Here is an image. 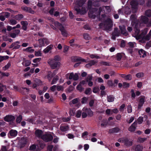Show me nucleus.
<instances>
[{"label": "nucleus", "mask_w": 151, "mask_h": 151, "mask_svg": "<svg viewBox=\"0 0 151 151\" xmlns=\"http://www.w3.org/2000/svg\"><path fill=\"white\" fill-rule=\"evenodd\" d=\"M57 90L58 91H60L63 90V87L61 86H56Z\"/></svg>", "instance_id": "obj_58"}, {"label": "nucleus", "mask_w": 151, "mask_h": 151, "mask_svg": "<svg viewBox=\"0 0 151 151\" xmlns=\"http://www.w3.org/2000/svg\"><path fill=\"white\" fill-rule=\"evenodd\" d=\"M123 84L124 88H128L129 86V84L126 82L123 83Z\"/></svg>", "instance_id": "obj_64"}, {"label": "nucleus", "mask_w": 151, "mask_h": 151, "mask_svg": "<svg viewBox=\"0 0 151 151\" xmlns=\"http://www.w3.org/2000/svg\"><path fill=\"white\" fill-rule=\"evenodd\" d=\"M145 15L148 17H151V10H147L145 12Z\"/></svg>", "instance_id": "obj_40"}, {"label": "nucleus", "mask_w": 151, "mask_h": 151, "mask_svg": "<svg viewBox=\"0 0 151 151\" xmlns=\"http://www.w3.org/2000/svg\"><path fill=\"white\" fill-rule=\"evenodd\" d=\"M35 136L38 138L42 139V137L43 134V132L41 130L37 129L35 132Z\"/></svg>", "instance_id": "obj_17"}, {"label": "nucleus", "mask_w": 151, "mask_h": 151, "mask_svg": "<svg viewBox=\"0 0 151 151\" xmlns=\"http://www.w3.org/2000/svg\"><path fill=\"white\" fill-rule=\"evenodd\" d=\"M120 35V32L118 29L117 27H115L114 28V31L112 33V35H114L115 36L118 37Z\"/></svg>", "instance_id": "obj_25"}, {"label": "nucleus", "mask_w": 151, "mask_h": 151, "mask_svg": "<svg viewBox=\"0 0 151 151\" xmlns=\"http://www.w3.org/2000/svg\"><path fill=\"white\" fill-rule=\"evenodd\" d=\"M87 5L88 9L89 10L88 12L89 17L92 19H95L96 15L94 13L98 11V9L93 8V2L91 0L88 1Z\"/></svg>", "instance_id": "obj_1"}, {"label": "nucleus", "mask_w": 151, "mask_h": 151, "mask_svg": "<svg viewBox=\"0 0 151 151\" xmlns=\"http://www.w3.org/2000/svg\"><path fill=\"white\" fill-rule=\"evenodd\" d=\"M120 129L117 127H116L109 130V132L110 134L118 133Z\"/></svg>", "instance_id": "obj_20"}, {"label": "nucleus", "mask_w": 151, "mask_h": 151, "mask_svg": "<svg viewBox=\"0 0 151 151\" xmlns=\"http://www.w3.org/2000/svg\"><path fill=\"white\" fill-rule=\"evenodd\" d=\"M131 97L132 98V99H134L136 97V95L134 92V90L133 89H131Z\"/></svg>", "instance_id": "obj_52"}, {"label": "nucleus", "mask_w": 151, "mask_h": 151, "mask_svg": "<svg viewBox=\"0 0 151 151\" xmlns=\"http://www.w3.org/2000/svg\"><path fill=\"white\" fill-rule=\"evenodd\" d=\"M41 60V58H37L34 59L33 60V62L34 63H37L39 62Z\"/></svg>", "instance_id": "obj_56"}, {"label": "nucleus", "mask_w": 151, "mask_h": 151, "mask_svg": "<svg viewBox=\"0 0 151 151\" xmlns=\"http://www.w3.org/2000/svg\"><path fill=\"white\" fill-rule=\"evenodd\" d=\"M119 81L117 79H114V82L112 80H109L107 81V84L109 87L112 88L115 87L117 85Z\"/></svg>", "instance_id": "obj_9"}, {"label": "nucleus", "mask_w": 151, "mask_h": 151, "mask_svg": "<svg viewBox=\"0 0 151 151\" xmlns=\"http://www.w3.org/2000/svg\"><path fill=\"white\" fill-rule=\"evenodd\" d=\"M31 48V47H29L27 48L26 49H25L24 50L26 51L27 52H29L30 53H32L34 51V49H32Z\"/></svg>", "instance_id": "obj_42"}, {"label": "nucleus", "mask_w": 151, "mask_h": 151, "mask_svg": "<svg viewBox=\"0 0 151 151\" xmlns=\"http://www.w3.org/2000/svg\"><path fill=\"white\" fill-rule=\"evenodd\" d=\"M140 24L138 23L136 24L134 27L135 37L137 39H141L144 36H145L147 32V31L144 29L142 30L141 33L139 34L140 32Z\"/></svg>", "instance_id": "obj_2"}, {"label": "nucleus", "mask_w": 151, "mask_h": 151, "mask_svg": "<svg viewBox=\"0 0 151 151\" xmlns=\"http://www.w3.org/2000/svg\"><path fill=\"white\" fill-rule=\"evenodd\" d=\"M58 80V76H56L55 77H54L53 78L51 82V84L52 85L55 84L56 83L57 81Z\"/></svg>", "instance_id": "obj_36"}, {"label": "nucleus", "mask_w": 151, "mask_h": 151, "mask_svg": "<svg viewBox=\"0 0 151 151\" xmlns=\"http://www.w3.org/2000/svg\"><path fill=\"white\" fill-rule=\"evenodd\" d=\"M36 148V146L35 145H32L29 147V150H33L35 149Z\"/></svg>", "instance_id": "obj_62"}, {"label": "nucleus", "mask_w": 151, "mask_h": 151, "mask_svg": "<svg viewBox=\"0 0 151 151\" xmlns=\"http://www.w3.org/2000/svg\"><path fill=\"white\" fill-rule=\"evenodd\" d=\"M5 122H13L15 120L14 116L12 115H6L3 118Z\"/></svg>", "instance_id": "obj_10"}, {"label": "nucleus", "mask_w": 151, "mask_h": 151, "mask_svg": "<svg viewBox=\"0 0 151 151\" xmlns=\"http://www.w3.org/2000/svg\"><path fill=\"white\" fill-rule=\"evenodd\" d=\"M115 97L113 95L108 96L107 97V100L109 102H113L114 101Z\"/></svg>", "instance_id": "obj_28"}, {"label": "nucleus", "mask_w": 151, "mask_h": 151, "mask_svg": "<svg viewBox=\"0 0 151 151\" xmlns=\"http://www.w3.org/2000/svg\"><path fill=\"white\" fill-rule=\"evenodd\" d=\"M24 17V16L23 14H19L15 15L14 18L16 20L19 21L22 19Z\"/></svg>", "instance_id": "obj_31"}, {"label": "nucleus", "mask_w": 151, "mask_h": 151, "mask_svg": "<svg viewBox=\"0 0 151 151\" xmlns=\"http://www.w3.org/2000/svg\"><path fill=\"white\" fill-rule=\"evenodd\" d=\"M138 4V2L137 0H132L130 3V4L133 9H136L137 8Z\"/></svg>", "instance_id": "obj_15"}, {"label": "nucleus", "mask_w": 151, "mask_h": 151, "mask_svg": "<svg viewBox=\"0 0 151 151\" xmlns=\"http://www.w3.org/2000/svg\"><path fill=\"white\" fill-rule=\"evenodd\" d=\"M124 54L122 53H117L116 55V60L118 61H120Z\"/></svg>", "instance_id": "obj_29"}, {"label": "nucleus", "mask_w": 151, "mask_h": 151, "mask_svg": "<svg viewBox=\"0 0 151 151\" xmlns=\"http://www.w3.org/2000/svg\"><path fill=\"white\" fill-rule=\"evenodd\" d=\"M21 24L22 25V29L24 31L27 30L28 24L27 22V21H22L21 22Z\"/></svg>", "instance_id": "obj_22"}, {"label": "nucleus", "mask_w": 151, "mask_h": 151, "mask_svg": "<svg viewBox=\"0 0 151 151\" xmlns=\"http://www.w3.org/2000/svg\"><path fill=\"white\" fill-rule=\"evenodd\" d=\"M77 89L81 92L83 91V88L80 84H78L76 87Z\"/></svg>", "instance_id": "obj_46"}, {"label": "nucleus", "mask_w": 151, "mask_h": 151, "mask_svg": "<svg viewBox=\"0 0 151 151\" xmlns=\"http://www.w3.org/2000/svg\"><path fill=\"white\" fill-rule=\"evenodd\" d=\"M53 76L54 75L52 72L50 71H48L47 75V77L49 81H50L51 80Z\"/></svg>", "instance_id": "obj_32"}, {"label": "nucleus", "mask_w": 151, "mask_h": 151, "mask_svg": "<svg viewBox=\"0 0 151 151\" xmlns=\"http://www.w3.org/2000/svg\"><path fill=\"white\" fill-rule=\"evenodd\" d=\"M87 100L88 99L86 97H84L82 98L81 102L82 104L86 103L87 102Z\"/></svg>", "instance_id": "obj_59"}, {"label": "nucleus", "mask_w": 151, "mask_h": 151, "mask_svg": "<svg viewBox=\"0 0 151 151\" xmlns=\"http://www.w3.org/2000/svg\"><path fill=\"white\" fill-rule=\"evenodd\" d=\"M100 5L99 3L98 2H93V6L95 7H99Z\"/></svg>", "instance_id": "obj_54"}, {"label": "nucleus", "mask_w": 151, "mask_h": 151, "mask_svg": "<svg viewBox=\"0 0 151 151\" xmlns=\"http://www.w3.org/2000/svg\"><path fill=\"white\" fill-rule=\"evenodd\" d=\"M82 110L86 112L88 116L89 117H92L93 115V112L90 108L84 107L83 108Z\"/></svg>", "instance_id": "obj_16"}, {"label": "nucleus", "mask_w": 151, "mask_h": 151, "mask_svg": "<svg viewBox=\"0 0 151 151\" xmlns=\"http://www.w3.org/2000/svg\"><path fill=\"white\" fill-rule=\"evenodd\" d=\"M136 129V127L135 126L131 125L128 129L129 131L131 132H134Z\"/></svg>", "instance_id": "obj_44"}, {"label": "nucleus", "mask_w": 151, "mask_h": 151, "mask_svg": "<svg viewBox=\"0 0 151 151\" xmlns=\"http://www.w3.org/2000/svg\"><path fill=\"white\" fill-rule=\"evenodd\" d=\"M149 19L145 16H142L140 19V22L142 23L147 24L149 22Z\"/></svg>", "instance_id": "obj_18"}, {"label": "nucleus", "mask_w": 151, "mask_h": 151, "mask_svg": "<svg viewBox=\"0 0 151 151\" xmlns=\"http://www.w3.org/2000/svg\"><path fill=\"white\" fill-rule=\"evenodd\" d=\"M11 65V63L9 62L7 65H6L3 67V68L4 70H6V69H8Z\"/></svg>", "instance_id": "obj_61"}, {"label": "nucleus", "mask_w": 151, "mask_h": 151, "mask_svg": "<svg viewBox=\"0 0 151 151\" xmlns=\"http://www.w3.org/2000/svg\"><path fill=\"white\" fill-rule=\"evenodd\" d=\"M27 143V140L24 139H23L22 140V141L21 143V145L22 146H24Z\"/></svg>", "instance_id": "obj_60"}, {"label": "nucleus", "mask_w": 151, "mask_h": 151, "mask_svg": "<svg viewBox=\"0 0 151 151\" xmlns=\"http://www.w3.org/2000/svg\"><path fill=\"white\" fill-rule=\"evenodd\" d=\"M52 69H55L59 67L60 65V63L59 62H55L54 60H49L47 62Z\"/></svg>", "instance_id": "obj_5"}, {"label": "nucleus", "mask_w": 151, "mask_h": 151, "mask_svg": "<svg viewBox=\"0 0 151 151\" xmlns=\"http://www.w3.org/2000/svg\"><path fill=\"white\" fill-rule=\"evenodd\" d=\"M75 61L76 62L78 61L80 62V61L82 62H86V60L85 59H82L81 57H74V59Z\"/></svg>", "instance_id": "obj_33"}, {"label": "nucleus", "mask_w": 151, "mask_h": 151, "mask_svg": "<svg viewBox=\"0 0 151 151\" xmlns=\"http://www.w3.org/2000/svg\"><path fill=\"white\" fill-rule=\"evenodd\" d=\"M150 36L149 35H147L146 36H144L141 39V41L143 43H145L146 41H148L150 40Z\"/></svg>", "instance_id": "obj_26"}, {"label": "nucleus", "mask_w": 151, "mask_h": 151, "mask_svg": "<svg viewBox=\"0 0 151 151\" xmlns=\"http://www.w3.org/2000/svg\"><path fill=\"white\" fill-rule=\"evenodd\" d=\"M53 47V46L52 45H49L47 46L46 48L44 49L43 50V52L45 53H48L50 50H51Z\"/></svg>", "instance_id": "obj_27"}, {"label": "nucleus", "mask_w": 151, "mask_h": 151, "mask_svg": "<svg viewBox=\"0 0 151 151\" xmlns=\"http://www.w3.org/2000/svg\"><path fill=\"white\" fill-rule=\"evenodd\" d=\"M132 107L131 104L129 105L127 107L128 113H131L132 111Z\"/></svg>", "instance_id": "obj_48"}, {"label": "nucleus", "mask_w": 151, "mask_h": 151, "mask_svg": "<svg viewBox=\"0 0 151 151\" xmlns=\"http://www.w3.org/2000/svg\"><path fill=\"white\" fill-rule=\"evenodd\" d=\"M83 112H82V118H86L87 116V113L86 111H84Z\"/></svg>", "instance_id": "obj_55"}, {"label": "nucleus", "mask_w": 151, "mask_h": 151, "mask_svg": "<svg viewBox=\"0 0 151 151\" xmlns=\"http://www.w3.org/2000/svg\"><path fill=\"white\" fill-rule=\"evenodd\" d=\"M130 19L132 20V24L134 23V25L135 26L136 24L137 23L139 24V22L137 21V19L136 18L135 15L132 14L130 16Z\"/></svg>", "instance_id": "obj_19"}, {"label": "nucleus", "mask_w": 151, "mask_h": 151, "mask_svg": "<svg viewBox=\"0 0 151 151\" xmlns=\"http://www.w3.org/2000/svg\"><path fill=\"white\" fill-rule=\"evenodd\" d=\"M54 25L55 27L58 28L60 30H62V29H63L64 27L58 21L55 22L54 23Z\"/></svg>", "instance_id": "obj_21"}, {"label": "nucleus", "mask_w": 151, "mask_h": 151, "mask_svg": "<svg viewBox=\"0 0 151 151\" xmlns=\"http://www.w3.org/2000/svg\"><path fill=\"white\" fill-rule=\"evenodd\" d=\"M84 39L86 40H89L90 39L89 35L87 33H84L83 34Z\"/></svg>", "instance_id": "obj_38"}, {"label": "nucleus", "mask_w": 151, "mask_h": 151, "mask_svg": "<svg viewBox=\"0 0 151 151\" xmlns=\"http://www.w3.org/2000/svg\"><path fill=\"white\" fill-rule=\"evenodd\" d=\"M53 139V137L52 135L48 133L43 134L42 138V139L45 142L51 141Z\"/></svg>", "instance_id": "obj_7"}, {"label": "nucleus", "mask_w": 151, "mask_h": 151, "mask_svg": "<svg viewBox=\"0 0 151 151\" xmlns=\"http://www.w3.org/2000/svg\"><path fill=\"white\" fill-rule=\"evenodd\" d=\"M17 132L16 130L12 129L9 131L8 134H9L11 137H15L17 135Z\"/></svg>", "instance_id": "obj_24"}, {"label": "nucleus", "mask_w": 151, "mask_h": 151, "mask_svg": "<svg viewBox=\"0 0 151 151\" xmlns=\"http://www.w3.org/2000/svg\"><path fill=\"white\" fill-rule=\"evenodd\" d=\"M69 47L67 45H65L64 47V49L63 50V52L64 53H65L67 52L69 49Z\"/></svg>", "instance_id": "obj_63"}, {"label": "nucleus", "mask_w": 151, "mask_h": 151, "mask_svg": "<svg viewBox=\"0 0 151 151\" xmlns=\"http://www.w3.org/2000/svg\"><path fill=\"white\" fill-rule=\"evenodd\" d=\"M29 91V89L26 87H20L18 89V91L19 92L23 95H25L26 93H28Z\"/></svg>", "instance_id": "obj_13"}, {"label": "nucleus", "mask_w": 151, "mask_h": 151, "mask_svg": "<svg viewBox=\"0 0 151 151\" xmlns=\"http://www.w3.org/2000/svg\"><path fill=\"white\" fill-rule=\"evenodd\" d=\"M86 0H79L78 1L77 3V5H78L79 7L75 6L74 7L75 10L77 12V14H84L86 13L85 9H83V8H82L81 9L80 7H81L84 4Z\"/></svg>", "instance_id": "obj_3"}, {"label": "nucleus", "mask_w": 151, "mask_h": 151, "mask_svg": "<svg viewBox=\"0 0 151 151\" xmlns=\"http://www.w3.org/2000/svg\"><path fill=\"white\" fill-rule=\"evenodd\" d=\"M119 27L121 31V34L126 36L128 35V33L126 29L124 26H119Z\"/></svg>", "instance_id": "obj_23"}, {"label": "nucleus", "mask_w": 151, "mask_h": 151, "mask_svg": "<svg viewBox=\"0 0 151 151\" xmlns=\"http://www.w3.org/2000/svg\"><path fill=\"white\" fill-rule=\"evenodd\" d=\"M73 79L74 81H77L79 79V76L77 73H75L73 76Z\"/></svg>", "instance_id": "obj_53"}, {"label": "nucleus", "mask_w": 151, "mask_h": 151, "mask_svg": "<svg viewBox=\"0 0 151 151\" xmlns=\"http://www.w3.org/2000/svg\"><path fill=\"white\" fill-rule=\"evenodd\" d=\"M4 88H6V86L0 83V92H1L4 91Z\"/></svg>", "instance_id": "obj_51"}, {"label": "nucleus", "mask_w": 151, "mask_h": 151, "mask_svg": "<svg viewBox=\"0 0 151 151\" xmlns=\"http://www.w3.org/2000/svg\"><path fill=\"white\" fill-rule=\"evenodd\" d=\"M60 31H61V34L63 37H67L68 33L66 31L64 27L63 29H62V30H60Z\"/></svg>", "instance_id": "obj_34"}, {"label": "nucleus", "mask_w": 151, "mask_h": 151, "mask_svg": "<svg viewBox=\"0 0 151 151\" xmlns=\"http://www.w3.org/2000/svg\"><path fill=\"white\" fill-rule=\"evenodd\" d=\"M132 79V76L130 74H128L126 76L125 79L126 80H131Z\"/></svg>", "instance_id": "obj_57"}, {"label": "nucleus", "mask_w": 151, "mask_h": 151, "mask_svg": "<svg viewBox=\"0 0 151 151\" xmlns=\"http://www.w3.org/2000/svg\"><path fill=\"white\" fill-rule=\"evenodd\" d=\"M17 22L14 19H12L9 20V24L12 25H14L17 24Z\"/></svg>", "instance_id": "obj_41"}, {"label": "nucleus", "mask_w": 151, "mask_h": 151, "mask_svg": "<svg viewBox=\"0 0 151 151\" xmlns=\"http://www.w3.org/2000/svg\"><path fill=\"white\" fill-rule=\"evenodd\" d=\"M39 43V47H42L45 46V43L48 45L49 44L50 42L49 40L46 37L39 39L38 40Z\"/></svg>", "instance_id": "obj_6"}, {"label": "nucleus", "mask_w": 151, "mask_h": 151, "mask_svg": "<svg viewBox=\"0 0 151 151\" xmlns=\"http://www.w3.org/2000/svg\"><path fill=\"white\" fill-rule=\"evenodd\" d=\"M91 92V89L90 88H88L86 89L84 93L86 95H90Z\"/></svg>", "instance_id": "obj_43"}, {"label": "nucleus", "mask_w": 151, "mask_h": 151, "mask_svg": "<svg viewBox=\"0 0 151 151\" xmlns=\"http://www.w3.org/2000/svg\"><path fill=\"white\" fill-rule=\"evenodd\" d=\"M81 114L82 111L80 110H78L76 112L75 117L77 118H80L81 116Z\"/></svg>", "instance_id": "obj_39"}, {"label": "nucleus", "mask_w": 151, "mask_h": 151, "mask_svg": "<svg viewBox=\"0 0 151 151\" xmlns=\"http://www.w3.org/2000/svg\"><path fill=\"white\" fill-rule=\"evenodd\" d=\"M121 140L125 145L127 147H130L132 145L133 142L131 139L127 138H122Z\"/></svg>", "instance_id": "obj_8"}, {"label": "nucleus", "mask_w": 151, "mask_h": 151, "mask_svg": "<svg viewBox=\"0 0 151 151\" xmlns=\"http://www.w3.org/2000/svg\"><path fill=\"white\" fill-rule=\"evenodd\" d=\"M113 25V22L109 18H108L104 22V28L105 30H111Z\"/></svg>", "instance_id": "obj_4"}, {"label": "nucleus", "mask_w": 151, "mask_h": 151, "mask_svg": "<svg viewBox=\"0 0 151 151\" xmlns=\"http://www.w3.org/2000/svg\"><path fill=\"white\" fill-rule=\"evenodd\" d=\"M145 102V97L140 98L139 100V104L138 106V109L140 110L142 107L143 106Z\"/></svg>", "instance_id": "obj_11"}, {"label": "nucleus", "mask_w": 151, "mask_h": 151, "mask_svg": "<svg viewBox=\"0 0 151 151\" xmlns=\"http://www.w3.org/2000/svg\"><path fill=\"white\" fill-rule=\"evenodd\" d=\"M22 9L23 11L31 14H34L35 13L34 11L32 10V8L30 7H28L27 6L22 7Z\"/></svg>", "instance_id": "obj_14"}, {"label": "nucleus", "mask_w": 151, "mask_h": 151, "mask_svg": "<svg viewBox=\"0 0 151 151\" xmlns=\"http://www.w3.org/2000/svg\"><path fill=\"white\" fill-rule=\"evenodd\" d=\"M135 50L136 52H138L140 57L144 58L146 56V52L144 50L140 49L139 50L138 49H136Z\"/></svg>", "instance_id": "obj_12"}, {"label": "nucleus", "mask_w": 151, "mask_h": 151, "mask_svg": "<svg viewBox=\"0 0 151 151\" xmlns=\"http://www.w3.org/2000/svg\"><path fill=\"white\" fill-rule=\"evenodd\" d=\"M143 120V118L142 116H139L137 119L138 124H140L142 123Z\"/></svg>", "instance_id": "obj_47"}, {"label": "nucleus", "mask_w": 151, "mask_h": 151, "mask_svg": "<svg viewBox=\"0 0 151 151\" xmlns=\"http://www.w3.org/2000/svg\"><path fill=\"white\" fill-rule=\"evenodd\" d=\"M60 129L63 132H65L68 131L69 129L68 125L61 126L60 127Z\"/></svg>", "instance_id": "obj_30"}, {"label": "nucleus", "mask_w": 151, "mask_h": 151, "mask_svg": "<svg viewBox=\"0 0 151 151\" xmlns=\"http://www.w3.org/2000/svg\"><path fill=\"white\" fill-rule=\"evenodd\" d=\"M144 76V73L142 72H140L137 73L136 75V76L139 78H140L143 77Z\"/></svg>", "instance_id": "obj_49"}, {"label": "nucleus", "mask_w": 151, "mask_h": 151, "mask_svg": "<svg viewBox=\"0 0 151 151\" xmlns=\"http://www.w3.org/2000/svg\"><path fill=\"white\" fill-rule=\"evenodd\" d=\"M22 116L21 115H19L17 118L16 121L17 123H19L22 119Z\"/></svg>", "instance_id": "obj_37"}, {"label": "nucleus", "mask_w": 151, "mask_h": 151, "mask_svg": "<svg viewBox=\"0 0 151 151\" xmlns=\"http://www.w3.org/2000/svg\"><path fill=\"white\" fill-rule=\"evenodd\" d=\"M147 140L146 138L139 137L138 139V141L140 143H143Z\"/></svg>", "instance_id": "obj_45"}, {"label": "nucleus", "mask_w": 151, "mask_h": 151, "mask_svg": "<svg viewBox=\"0 0 151 151\" xmlns=\"http://www.w3.org/2000/svg\"><path fill=\"white\" fill-rule=\"evenodd\" d=\"M143 149L142 146L138 145L136 146L135 148V151H142Z\"/></svg>", "instance_id": "obj_35"}, {"label": "nucleus", "mask_w": 151, "mask_h": 151, "mask_svg": "<svg viewBox=\"0 0 151 151\" xmlns=\"http://www.w3.org/2000/svg\"><path fill=\"white\" fill-rule=\"evenodd\" d=\"M60 57L58 55H56L53 59H51V60H54L55 62H58L60 60Z\"/></svg>", "instance_id": "obj_50"}]
</instances>
